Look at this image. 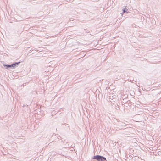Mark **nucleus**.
I'll return each mask as SVG.
<instances>
[{"instance_id":"f257e3e1","label":"nucleus","mask_w":161,"mask_h":161,"mask_svg":"<svg viewBox=\"0 0 161 161\" xmlns=\"http://www.w3.org/2000/svg\"><path fill=\"white\" fill-rule=\"evenodd\" d=\"M92 159H96L98 161H105L106 160V158L102 156L99 155H96L94 156Z\"/></svg>"},{"instance_id":"f03ea898","label":"nucleus","mask_w":161,"mask_h":161,"mask_svg":"<svg viewBox=\"0 0 161 161\" xmlns=\"http://www.w3.org/2000/svg\"><path fill=\"white\" fill-rule=\"evenodd\" d=\"M20 62H14L12 64V66H13V69H14L15 67L19 65Z\"/></svg>"},{"instance_id":"7ed1b4c3","label":"nucleus","mask_w":161,"mask_h":161,"mask_svg":"<svg viewBox=\"0 0 161 161\" xmlns=\"http://www.w3.org/2000/svg\"><path fill=\"white\" fill-rule=\"evenodd\" d=\"M3 66L4 67H5V69H13V66H12V64L10 65L8 64H3Z\"/></svg>"},{"instance_id":"20e7f679","label":"nucleus","mask_w":161,"mask_h":161,"mask_svg":"<svg viewBox=\"0 0 161 161\" xmlns=\"http://www.w3.org/2000/svg\"><path fill=\"white\" fill-rule=\"evenodd\" d=\"M128 10L126 8H125L123 9V12L124 13L128 12Z\"/></svg>"},{"instance_id":"39448f33","label":"nucleus","mask_w":161,"mask_h":161,"mask_svg":"<svg viewBox=\"0 0 161 161\" xmlns=\"http://www.w3.org/2000/svg\"><path fill=\"white\" fill-rule=\"evenodd\" d=\"M84 30H85V31L86 32L88 33V32H89V31L88 30H86V29H84Z\"/></svg>"},{"instance_id":"423d86ee","label":"nucleus","mask_w":161,"mask_h":161,"mask_svg":"<svg viewBox=\"0 0 161 161\" xmlns=\"http://www.w3.org/2000/svg\"><path fill=\"white\" fill-rule=\"evenodd\" d=\"M60 137H60V136H58V139H59V138H60Z\"/></svg>"}]
</instances>
